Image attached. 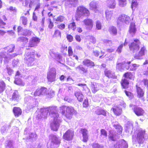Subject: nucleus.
Returning <instances> with one entry per match:
<instances>
[{"label": "nucleus", "mask_w": 148, "mask_h": 148, "mask_svg": "<svg viewBox=\"0 0 148 148\" xmlns=\"http://www.w3.org/2000/svg\"><path fill=\"white\" fill-rule=\"evenodd\" d=\"M123 46V44H121V45L117 49L116 51L118 52L119 53H120L121 52V50H122V47Z\"/></svg>", "instance_id": "nucleus-57"}, {"label": "nucleus", "mask_w": 148, "mask_h": 148, "mask_svg": "<svg viewBox=\"0 0 148 148\" xmlns=\"http://www.w3.org/2000/svg\"><path fill=\"white\" fill-rule=\"evenodd\" d=\"M104 73L105 75L109 78L113 79L116 78V76L115 75L114 73L110 70L106 69L104 71Z\"/></svg>", "instance_id": "nucleus-20"}, {"label": "nucleus", "mask_w": 148, "mask_h": 148, "mask_svg": "<svg viewBox=\"0 0 148 148\" xmlns=\"http://www.w3.org/2000/svg\"><path fill=\"white\" fill-rule=\"evenodd\" d=\"M106 18L107 21H110L112 19L113 12L111 11L106 10L105 12Z\"/></svg>", "instance_id": "nucleus-33"}, {"label": "nucleus", "mask_w": 148, "mask_h": 148, "mask_svg": "<svg viewBox=\"0 0 148 148\" xmlns=\"http://www.w3.org/2000/svg\"><path fill=\"white\" fill-rule=\"evenodd\" d=\"M14 83L17 85L23 86L24 84L20 78H16L14 81Z\"/></svg>", "instance_id": "nucleus-46"}, {"label": "nucleus", "mask_w": 148, "mask_h": 148, "mask_svg": "<svg viewBox=\"0 0 148 148\" xmlns=\"http://www.w3.org/2000/svg\"><path fill=\"white\" fill-rule=\"evenodd\" d=\"M37 41V38H33L29 41L28 47H34L36 44Z\"/></svg>", "instance_id": "nucleus-37"}, {"label": "nucleus", "mask_w": 148, "mask_h": 148, "mask_svg": "<svg viewBox=\"0 0 148 148\" xmlns=\"http://www.w3.org/2000/svg\"><path fill=\"white\" fill-rule=\"evenodd\" d=\"M133 108L135 114L138 116H143L145 113L144 111L141 108L134 106Z\"/></svg>", "instance_id": "nucleus-15"}, {"label": "nucleus", "mask_w": 148, "mask_h": 148, "mask_svg": "<svg viewBox=\"0 0 148 148\" xmlns=\"http://www.w3.org/2000/svg\"><path fill=\"white\" fill-rule=\"evenodd\" d=\"M136 31V29L135 27V23H131L130 27L129 32L132 36H134L135 35Z\"/></svg>", "instance_id": "nucleus-30"}, {"label": "nucleus", "mask_w": 148, "mask_h": 148, "mask_svg": "<svg viewBox=\"0 0 148 148\" xmlns=\"http://www.w3.org/2000/svg\"><path fill=\"white\" fill-rule=\"evenodd\" d=\"M50 143L47 145L48 148H57L60 143V140L55 135L51 134L49 136Z\"/></svg>", "instance_id": "nucleus-3"}, {"label": "nucleus", "mask_w": 148, "mask_h": 148, "mask_svg": "<svg viewBox=\"0 0 148 148\" xmlns=\"http://www.w3.org/2000/svg\"><path fill=\"white\" fill-rule=\"evenodd\" d=\"M129 64L127 65L125 67V69L127 70L130 69L131 71L136 70L140 66L139 64H132L130 66L129 65Z\"/></svg>", "instance_id": "nucleus-31"}, {"label": "nucleus", "mask_w": 148, "mask_h": 148, "mask_svg": "<svg viewBox=\"0 0 148 148\" xmlns=\"http://www.w3.org/2000/svg\"><path fill=\"white\" fill-rule=\"evenodd\" d=\"M112 109L114 113L116 115H119L121 113L122 109L119 106H115L112 108Z\"/></svg>", "instance_id": "nucleus-32"}, {"label": "nucleus", "mask_w": 148, "mask_h": 148, "mask_svg": "<svg viewBox=\"0 0 148 148\" xmlns=\"http://www.w3.org/2000/svg\"><path fill=\"white\" fill-rule=\"evenodd\" d=\"M67 40L69 42H71L73 40V37L71 35H68L67 36Z\"/></svg>", "instance_id": "nucleus-59"}, {"label": "nucleus", "mask_w": 148, "mask_h": 148, "mask_svg": "<svg viewBox=\"0 0 148 148\" xmlns=\"http://www.w3.org/2000/svg\"><path fill=\"white\" fill-rule=\"evenodd\" d=\"M137 97L138 98L142 97L144 95V92L142 89L137 84L136 86Z\"/></svg>", "instance_id": "nucleus-27"}, {"label": "nucleus", "mask_w": 148, "mask_h": 148, "mask_svg": "<svg viewBox=\"0 0 148 148\" xmlns=\"http://www.w3.org/2000/svg\"><path fill=\"white\" fill-rule=\"evenodd\" d=\"M131 21L130 17L126 15L122 14L119 15L117 19V24H120L121 23L128 24Z\"/></svg>", "instance_id": "nucleus-5"}, {"label": "nucleus", "mask_w": 148, "mask_h": 148, "mask_svg": "<svg viewBox=\"0 0 148 148\" xmlns=\"http://www.w3.org/2000/svg\"><path fill=\"white\" fill-rule=\"evenodd\" d=\"M75 69L76 70H77V69H79V70H81L85 73L87 71V70L84 67L82 66L81 65H79L76 67Z\"/></svg>", "instance_id": "nucleus-48"}, {"label": "nucleus", "mask_w": 148, "mask_h": 148, "mask_svg": "<svg viewBox=\"0 0 148 148\" xmlns=\"http://www.w3.org/2000/svg\"><path fill=\"white\" fill-rule=\"evenodd\" d=\"M88 106V99H86L83 102V106L84 107H87Z\"/></svg>", "instance_id": "nucleus-58"}, {"label": "nucleus", "mask_w": 148, "mask_h": 148, "mask_svg": "<svg viewBox=\"0 0 148 148\" xmlns=\"http://www.w3.org/2000/svg\"><path fill=\"white\" fill-rule=\"evenodd\" d=\"M56 71L55 68L50 69L47 73V78L49 82H52L55 81Z\"/></svg>", "instance_id": "nucleus-7"}, {"label": "nucleus", "mask_w": 148, "mask_h": 148, "mask_svg": "<svg viewBox=\"0 0 148 148\" xmlns=\"http://www.w3.org/2000/svg\"><path fill=\"white\" fill-rule=\"evenodd\" d=\"M124 76L125 78V79H133L134 78V75L131 72H127L125 73L124 75Z\"/></svg>", "instance_id": "nucleus-39"}, {"label": "nucleus", "mask_w": 148, "mask_h": 148, "mask_svg": "<svg viewBox=\"0 0 148 148\" xmlns=\"http://www.w3.org/2000/svg\"><path fill=\"white\" fill-rule=\"evenodd\" d=\"M5 84L3 81L0 82V93L4 91L5 89Z\"/></svg>", "instance_id": "nucleus-43"}, {"label": "nucleus", "mask_w": 148, "mask_h": 148, "mask_svg": "<svg viewBox=\"0 0 148 148\" xmlns=\"http://www.w3.org/2000/svg\"><path fill=\"white\" fill-rule=\"evenodd\" d=\"M107 5L108 7L111 9H114L116 4L115 0H107Z\"/></svg>", "instance_id": "nucleus-21"}, {"label": "nucleus", "mask_w": 148, "mask_h": 148, "mask_svg": "<svg viewBox=\"0 0 148 148\" xmlns=\"http://www.w3.org/2000/svg\"><path fill=\"white\" fill-rule=\"evenodd\" d=\"M114 147L116 148H127L128 145L125 140L122 139L118 142Z\"/></svg>", "instance_id": "nucleus-13"}, {"label": "nucleus", "mask_w": 148, "mask_h": 148, "mask_svg": "<svg viewBox=\"0 0 148 148\" xmlns=\"http://www.w3.org/2000/svg\"><path fill=\"white\" fill-rule=\"evenodd\" d=\"M27 19L26 17L24 16L20 17V22H21L24 26H25L27 25Z\"/></svg>", "instance_id": "nucleus-38"}, {"label": "nucleus", "mask_w": 148, "mask_h": 148, "mask_svg": "<svg viewBox=\"0 0 148 148\" xmlns=\"http://www.w3.org/2000/svg\"><path fill=\"white\" fill-rule=\"evenodd\" d=\"M4 48L7 49V52L8 53H12L14 51L15 48V46L14 45L11 44Z\"/></svg>", "instance_id": "nucleus-35"}, {"label": "nucleus", "mask_w": 148, "mask_h": 148, "mask_svg": "<svg viewBox=\"0 0 148 148\" xmlns=\"http://www.w3.org/2000/svg\"><path fill=\"white\" fill-rule=\"evenodd\" d=\"M109 32L112 34L116 35L117 34V30L116 28L114 26H111L109 28Z\"/></svg>", "instance_id": "nucleus-42"}, {"label": "nucleus", "mask_w": 148, "mask_h": 148, "mask_svg": "<svg viewBox=\"0 0 148 148\" xmlns=\"http://www.w3.org/2000/svg\"><path fill=\"white\" fill-rule=\"evenodd\" d=\"M90 14L89 10L85 7L80 6H78L77 8L76 11L75 17L77 20L78 18H80L82 16H87Z\"/></svg>", "instance_id": "nucleus-4"}, {"label": "nucleus", "mask_w": 148, "mask_h": 148, "mask_svg": "<svg viewBox=\"0 0 148 148\" xmlns=\"http://www.w3.org/2000/svg\"><path fill=\"white\" fill-rule=\"evenodd\" d=\"M38 96L48 95V97L51 98L54 95V92L53 91L51 93H49L47 89L45 87L38 88Z\"/></svg>", "instance_id": "nucleus-6"}, {"label": "nucleus", "mask_w": 148, "mask_h": 148, "mask_svg": "<svg viewBox=\"0 0 148 148\" xmlns=\"http://www.w3.org/2000/svg\"><path fill=\"white\" fill-rule=\"evenodd\" d=\"M130 62H129L128 63L123 62L122 63H119L117 64L116 66V69L121 71H123L125 69V67L127 65L130 64Z\"/></svg>", "instance_id": "nucleus-16"}, {"label": "nucleus", "mask_w": 148, "mask_h": 148, "mask_svg": "<svg viewBox=\"0 0 148 148\" xmlns=\"http://www.w3.org/2000/svg\"><path fill=\"white\" fill-rule=\"evenodd\" d=\"M64 100L65 101H67L69 102H70L72 100L68 97H66L64 98Z\"/></svg>", "instance_id": "nucleus-62"}, {"label": "nucleus", "mask_w": 148, "mask_h": 148, "mask_svg": "<svg viewBox=\"0 0 148 148\" xmlns=\"http://www.w3.org/2000/svg\"><path fill=\"white\" fill-rule=\"evenodd\" d=\"M74 135L73 131L72 130H69L64 134L63 137L65 140H70L73 139Z\"/></svg>", "instance_id": "nucleus-11"}, {"label": "nucleus", "mask_w": 148, "mask_h": 148, "mask_svg": "<svg viewBox=\"0 0 148 148\" xmlns=\"http://www.w3.org/2000/svg\"><path fill=\"white\" fill-rule=\"evenodd\" d=\"M129 82L126 79H122L121 82V84L123 88H128Z\"/></svg>", "instance_id": "nucleus-36"}, {"label": "nucleus", "mask_w": 148, "mask_h": 148, "mask_svg": "<svg viewBox=\"0 0 148 148\" xmlns=\"http://www.w3.org/2000/svg\"><path fill=\"white\" fill-rule=\"evenodd\" d=\"M60 111L65 116L69 119H70L72 118V115L75 111L73 107L65 106L60 107Z\"/></svg>", "instance_id": "nucleus-2"}, {"label": "nucleus", "mask_w": 148, "mask_h": 148, "mask_svg": "<svg viewBox=\"0 0 148 148\" xmlns=\"http://www.w3.org/2000/svg\"><path fill=\"white\" fill-rule=\"evenodd\" d=\"M126 0H122L118 1V5L121 7H123L126 5Z\"/></svg>", "instance_id": "nucleus-45"}, {"label": "nucleus", "mask_w": 148, "mask_h": 148, "mask_svg": "<svg viewBox=\"0 0 148 148\" xmlns=\"http://www.w3.org/2000/svg\"><path fill=\"white\" fill-rule=\"evenodd\" d=\"M35 56L29 53L25 54L24 60L25 62L28 65L31 66L34 60Z\"/></svg>", "instance_id": "nucleus-9"}, {"label": "nucleus", "mask_w": 148, "mask_h": 148, "mask_svg": "<svg viewBox=\"0 0 148 148\" xmlns=\"http://www.w3.org/2000/svg\"><path fill=\"white\" fill-rule=\"evenodd\" d=\"M12 111L15 117H18L22 114V110L20 107H14L13 108Z\"/></svg>", "instance_id": "nucleus-17"}, {"label": "nucleus", "mask_w": 148, "mask_h": 148, "mask_svg": "<svg viewBox=\"0 0 148 148\" xmlns=\"http://www.w3.org/2000/svg\"><path fill=\"white\" fill-rule=\"evenodd\" d=\"M125 130L129 132L130 131H132L133 129V125L132 123H130L126 125L125 127Z\"/></svg>", "instance_id": "nucleus-41"}, {"label": "nucleus", "mask_w": 148, "mask_h": 148, "mask_svg": "<svg viewBox=\"0 0 148 148\" xmlns=\"http://www.w3.org/2000/svg\"><path fill=\"white\" fill-rule=\"evenodd\" d=\"M83 23L86 28L88 30H90L93 25V21L91 19H85L83 21Z\"/></svg>", "instance_id": "nucleus-12"}, {"label": "nucleus", "mask_w": 148, "mask_h": 148, "mask_svg": "<svg viewBox=\"0 0 148 148\" xmlns=\"http://www.w3.org/2000/svg\"><path fill=\"white\" fill-rule=\"evenodd\" d=\"M8 10L11 12L13 11L15 12H16L17 11V10L16 9V8L12 6L10 7Z\"/></svg>", "instance_id": "nucleus-56"}, {"label": "nucleus", "mask_w": 148, "mask_h": 148, "mask_svg": "<svg viewBox=\"0 0 148 148\" xmlns=\"http://www.w3.org/2000/svg\"><path fill=\"white\" fill-rule=\"evenodd\" d=\"M138 4L137 1H133L132 3V7L133 8V7H135Z\"/></svg>", "instance_id": "nucleus-60"}, {"label": "nucleus", "mask_w": 148, "mask_h": 148, "mask_svg": "<svg viewBox=\"0 0 148 148\" xmlns=\"http://www.w3.org/2000/svg\"><path fill=\"white\" fill-rule=\"evenodd\" d=\"M90 9L96 12L97 10V4L96 2L92 1L89 4Z\"/></svg>", "instance_id": "nucleus-29"}, {"label": "nucleus", "mask_w": 148, "mask_h": 148, "mask_svg": "<svg viewBox=\"0 0 148 148\" xmlns=\"http://www.w3.org/2000/svg\"><path fill=\"white\" fill-rule=\"evenodd\" d=\"M96 113L98 115L102 114L104 116L106 115V111L101 108L97 109L96 111Z\"/></svg>", "instance_id": "nucleus-40"}, {"label": "nucleus", "mask_w": 148, "mask_h": 148, "mask_svg": "<svg viewBox=\"0 0 148 148\" xmlns=\"http://www.w3.org/2000/svg\"><path fill=\"white\" fill-rule=\"evenodd\" d=\"M75 95L79 101L82 102L83 101L84 96L81 91H75Z\"/></svg>", "instance_id": "nucleus-24"}, {"label": "nucleus", "mask_w": 148, "mask_h": 148, "mask_svg": "<svg viewBox=\"0 0 148 148\" xmlns=\"http://www.w3.org/2000/svg\"><path fill=\"white\" fill-rule=\"evenodd\" d=\"M8 73L9 75H11L12 74V70L10 68L7 67L6 68Z\"/></svg>", "instance_id": "nucleus-64"}, {"label": "nucleus", "mask_w": 148, "mask_h": 148, "mask_svg": "<svg viewBox=\"0 0 148 148\" xmlns=\"http://www.w3.org/2000/svg\"><path fill=\"white\" fill-rule=\"evenodd\" d=\"M102 25L101 23L99 21H97L96 23V28L98 30L101 29Z\"/></svg>", "instance_id": "nucleus-50"}, {"label": "nucleus", "mask_w": 148, "mask_h": 148, "mask_svg": "<svg viewBox=\"0 0 148 148\" xmlns=\"http://www.w3.org/2000/svg\"><path fill=\"white\" fill-rule=\"evenodd\" d=\"M69 29H72L74 31L76 28V26L74 22H72L70 23L68 26Z\"/></svg>", "instance_id": "nucleus-44"}, {"label": "nucleus", "mask_w": 148, "mask_h": 148, "mask_svg": "<svg viewBox=\"0 0 148 148\" xmlns=\"http://www.w3.org/2000/svg\"><path fill=\"white\" fill-rule=\"evenodd\" d=\"M49 53L51 56L53 58H55L58 62H60L62 58V56L59 53H55L52 50H50Z\"/></svg>", "instance_id": "nucleus-18"}, {"label": "nucleus", "mask_w": 148, "mask_h": 148, "mask_svg": "<svg viewBox=\"0 0 148 148\" xmlns=\"http://www.w3.org/2000/svg\"><path fill=\"white\" fill-rule=\"evenodd\" d=\"M145 134V131L142 130H139L137 134L136 139L137 141L139 144L142 143L144 140V136Z\"/></svg>", "instance_id": "nucleus-10"}, {"label": "nucleus", "mask_w": 148, "mask_h": 148, "mask_svg": "<svg viewBox=\"0 0 148 148\" xmlns=\"http://www.w3.org/2000/svg\"><path fill=\"white\" fill-rule=\"evenodd\" d=\"M80 132L82 134L83 141L84 142H86L88 140V132L87 130L85 129H82L81 130Z\"/></svg>", "instance_id": "nucleus-23"}, {"label": "nucleus", "mask_w": 148, "mask_h": 148, "mask_svg": "<svg viewBox=\"0 0 148 148\" xmlns=\"http://www.w3.org/2000/svg\"><path fill=\"white\" fill-rule=\"evenodd\" d=\"M83 64L84 65L89 67H91L95 65L94 63L90 60L85 59L83 61Z\"/></svg>", "instance_id": "nucleus-26"}, {"label": "nucleus", "mask_w": 148, "mask_h": 148, "mask_svg": "<svg viewBox=\"0 0 148 148\" xmlns=\"http://www.w3.org/2000/svg\"><path fill=\"white\" fill-rule=\"evenodd\" d=\"M101 136H103V138H106L107 136V133L106 131L104 129H102L101 130Z\"/></svg>", "instance_id": "nucleus-49"}, {"label": "nucleus", "mask_w": 148, "mask_h": 148, "mask_svg": "<svg viewBox=\"0 0 148 148\" xmlns=\"http://www.w3.org/2000/svg\"><path fill=\"white\" fill-rule=\"evenodd\" d=\"M146 52L145 48L144 47H142L139 51L138 54L135 55V58L138 59H142V56L144 55Z\"/></svg>", "instance_id": "nucleus-19"}, {"label": "nucleus", "mask_w": 148, "mask_h": 148, "mask_svg": "<svg viewBox=\"0 0 148 148\" xmlns=\"http://www.w3.org/2000/svg\"><path fill=\"white\" fill-rule=\"evenodd\" d=\"M19 96L20 95L18 91L15 90L13 93L11 99L12 101H16L19 99Z\"/></svg>", "instance_id": "nucleus-34"}, {"label": "nucleus", "mask_w": 148, "mask_h": 148, "mask_svg": "<svg viewBox=\"0 0 148 148\" xmlns=\"http://www.w3.org/2000/svg\"><path fill=\"white\" fill-rule=\"evenodd\" d=\"M113 126L115 127L117 132V134H120L122 132V129L121 127L118 124L117 122L116 121L112 123Z\"/></svg>", "instance_id": "nucleus-22"}, {"label": "nucleus", "mask_w": 148, "mask_h": 148, "mask_svg": "<svg viewBox=\"0 0 148 148\" xmlns=\"http://www.w3.org/2000/svg\"><path fill=\"white\" fill-rule=\"evenodd\" d=\"M103 42L107 45H110L112 44V42L110 40L108 39H104L103 40Z\"/></svg>", "instance_id": "nucleus-52"}, {"label": "nucleus", "mask_w": 148, "mask_h": 148, "mask_svg": "<svg viewBox=\"0 0 148 148\" xmlns=\"http://www.w3.org/2000/svg\"><path fill=\"white\" fill-rule=\"evenodd\" d=\"M65 27V25L64 24H61L60 25H58L57 27L59 29L63 30L64 29Z\"/></svg>", "instance_id": "nucleus-55"}, {"label": "nucleus", "mask_w": 148, "mask_h": 148, "mask_svg": "<svg viewBox=\"0 0 148 148\" xmlns=\"http://www.w3.org/2000/svg\"><path fill=\"white\" fill-rule=\"evenodd\" d=\"M65 20V18L63 16H60L58 17L55 20L56 21L62 22Z\"/></svg>", "instance_id": "nucleus-47"}, {"label": "nucleus", "mask_w": 148, "mask_h": 148, "mask_svg": "<svg viewBox=\"0 0 148 148\" xmlns=\"http://www.w3.org/2000/svg\"><path fill=\"white\" fill-rule=\"evenodd\" d=\"M68 55L69 56H73V51L72 49L71 46H69L68 48Z\"/></svg>", "instance_id": "nucleus-51"}, {"label": "nucleus", "mask_w": 148, "mask_h": 148, "mask_svg": "<svg viewBox=\"0 0 148 148\" xmlns=\"http://www.w3.org/2000/svg\"><path fill=\"white\" fill-rule=\"evenodd\" d=\"M143 82L145 85H146L147 89H148V80L147 79H144L143 80Z\"/></svg>", "instance_id": "nucleus-63"}, {"label": "nucleus", "mask_w": 148, "mask_h": 148, "mask_svg": "<svg viewBox=\"0 0 148 148\" xmlns=\"http://www.w3.org/2000/svg\"><path fill=\"white\" fill-rule=\"evenodd\" d=\"M108 137L110 140L114 141L118 138V136L114 131H110V134Z\"/></svg>", "instance_id": "nucleus-28"}, {"label": "nucleus", "mask_w": 148, "mask_h": 148, "mask_svg": "<svg viewBox=\"0 0 148 148\" xmlns=\"http://www.w3.org/2000/svg\"><path fill=\"white\" fill-rule=\"evenodd\" d=\"M54 36L56 37L61 36V32L58 30H56L55 31L54 34Z\"/></svg>", "instance_id": "nucleus-54"}, {"label": "nucleus", "mask_w": 148, "mask_h": 148, "mask_svg": "<svg viewBox=\"0 0 148 148\" xmlns=\"http://www.w3.org/2000/svg\"><path fill=\"white\" fill-rule=\"evenodd\" d=\"M78 0H65V5L66 7H75L78 3Z\"/></svg>", "instance_id": "nucleus-14"}, {"label": "nucleus", "mask_w": 148, "mask_h": 148, "mask_svg": "<svg viewBox=\"0 0 148 148\" xmlns=\"http://www.w3.org/2000/svg\"><path fill=\"white\" fill-rule=\"evenodd\" d=\"M57 107L55 106H52L42 108L40 109V114L39 118H45L47 117L48 113L52 118L53 119V121L51 123V129L54 131L58 130L61 122L60 117L58 113H56Z\"/></svg>", "instance_id": "nucleus-1"}, {"label": "nucleus", "mask_w": 148, "mask_h": 148, "mask_svg": "<svg viewBox=\"0 0 148 148\" xmlns=\"http://www.w3.org/2000/svg\"><path fill=\"white\" fill-rule=\"evenodd\" d=\"M93 148H103V147L98 144L94 143L92 145Z\"/></svg>", "instance_id": "nucleus-53"}, {"label": "nucleus", "mask_w": 148, "mask_h": 148, "mask_svg": "<svg viewBox=\"0 0 148 148\" xmlns=\"http://www.w3.org/2000/svg\"><path fill=\"white\" fill-rule=\"evenodd\" d=\"M100 86V85L98 83H92L91 87L92 92L94 93H95L99 89Z\"/></svg>", "instance_id": "nucleus-25"}, {"label": "nucleus", "mask_w": 148, "mask_h": 148, "mask_svg": "<svg viewBox=\"0 0 148 148\" xmlns=\"http://www.w3.org/2000/svg\"><path fill=\"white\" fill-rule=\"evenodd\" d=\"M93 53L95 56H98L99 55V52L97 51H94Z\"/></svg>", "instance_id": "nucleus-61"}, {"label": "nucleus", "mask_w": 148, "mask_h": 148, "mask_svg": "<svg viewBox=\"0 0 148 148\" xmlns=\"http://www.w3.org/2000/svg\"><path fill=\"white\" fill-rule=\"evenodd\" d=\"M140 42L137 39L134 40V42H132L131 45H129L130 50L134 52L137 51L139 48Z\"/></svg>", "instance_id": "nucleus-8"}]
</instances>
